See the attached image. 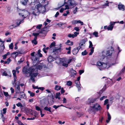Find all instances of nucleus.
Segmentation results:
<instances>
[{
    "instance_id": "f257e3e1",
    "label": "nucleus",
    "mask_w": 125,
    "mask_h": 125,
    "mask_svg": "<svg viewBox=\"0 0 125 125\" xmlns=\"http://www.w3.org/2000/svg\"><path fill=\"white\" fill-rule=\"evenodd\" d=\"M65 2L63 4H65L67 5H65V8H64L65 10L69 9V6L70 7L71 6H74L76 5L75 1L73 0H64Z\"/></svg>"
},
{
    "instance_id": "f03ea898",
    "label": "nucleus",
    "mask_w": 125,
    "mask_h": 125,
    "mask_svg": "<svg viewBox=\"0 0 125 125\" xmlns=\"http://www.w3.org/2000/svg\"><path fill=\"white\" fill-rule=\"evenodd\" d=\"M36 67L35 66H33L29 68H27L26 67H24L22 71L23 73L26 74L27 75L28 73H30L32 72H34ZM26 76V75H25Z\"/></svg>"
},
{
    "instance_id": "7ed1b4c3",
    "label": "nucleus",
    "mask_w": 125,
    "mask_h": 125,
    "mask_svg": "<svg viewBox=\"0 0 125 125\" xmlns=\"http://www.w3.org/2000/svg\"><path fill=\"white\" fill-rule=\"evenodd\" d=\"M72 61V59L67 60L66 58H63L61 60V62L63 66L67 67L68 64L71 62Z\"/></svg>"
},
{
    "instance_id": "20e7f679",
    "label": "nucleus",
    "mask_w": 125,
    "mask_h": 125,
    "mask_svg": "<svg viewBox=\"0 0 125 125\" xmlns=\"http://www.w3.org/2000/svg\"><path fill=\"white\" fill-rule=\"evenodd\" d=\"M38 74V73L37 72H31L29 74V75L27 76L26 75V76L28 77L29 76L31 77L30 79L32 80V82H34L35 80L34 79L37 76Z\"/></svg>"
},
{
    "instance_id": "39448f33",
    "label": "nucleus",
    "mask_w": 125,
    "mask_h": 125,
    "mask_svg": "<svg viewBox=\"0 0 125 125\" xmlns=\"http://www.w3.org/2000/svg\"><path fill=\"white\" fill-rule=\"evenodd\" d=\"M114 52L113 49L112 50L107 51L106 52H105L104 51H103L102 52V55L104 57L108 56H111L114 53Z\"/></svg>"
},
{
    "instance_id": "423d86ee",
    "label": "nucleus",
    "mask_w": 125,
    "mask_h": 125,
    "mask_svg": "<svg viewBox=\"0 0 125 125\" xmlns=\"http://www.w3.org/2000/svg\"><path fill=\"white\" fill-rule=\"evenodd\" d=\"M38 6L39 7L40 13H43L45 11V6H43L40 3L38 4Z\"/></svg>"
},
{
    "instance_id": "0eeeda50",
    "label": "nucleus",
    "mask_w": 125,
    "mask_h": 125,
    "mask_svg": "<svg viewBox=\"0 0 125 125\" xmlns=\"http://www.w3.org/2000/svg\"><path fill=\"white\" fill-rule=\"evenodd\" d=\"M15 92L16 93H19L20 92V82H17L15 83Z\"/></svg>"
},
{
    "instance_id": "6e6552de",
    "label": "nucleus",
    "mask_w": 125,
    "mask_h": 125,
    "mask_svg": "<svg viewBox=\"0 0 125 125\" xmlns=\"http://www.w3.org/2000/svg\"><path fill=\"white\" fill-rule=\"evenodd\" d=\"M92 108L96 111L100 110L102 108L97 103L95 104L92 106Z\"/></svg>"
},
{
    "instance_id": "1a4fd4ad",
    "label": "nucleus",
    "mask_w": 125,
    "mask_h": 125,
    "mask_svg": "<svg viewBox=\"0 0 125 125\" xmlns=\"http://www.w3.org/2000/svg\"><path fill=\"white\" fill-rule=\"evenodd\" d=\"M97 98H89L87 102V104H89L90 105L91 104L94 103V102L96 101Z\"/></svg>"
},
{
    "instance_id": "9d476101",
    "label": "nucleus",
    "mask_w": 125,
    "mask_h": 125,
    "mask_svg": "<svg viewBox=\"0 0 125 125\" xmlns=\"http://www.w3.org/2000/svg\"><path fill=\"white\" fill-rule=\"evenodd\" d=\"M12 72L14 78V82H13L12 83L13 85H14V83L15 84V83H16V82L17 81V78L16 75V71L15 70H13L12 71Z\"/></svg>"
},
{
    "instance_id": "9b49d317",
    "label": "nucleus",
    "mask_w": 125,
    "mask_h": 125,
    "mask_svg": "<svg viewBox=\"0 0 125 125\" xmlns=\"http://www.w3.org/2000/svg\"><path fill=\"white\" fill-rule=\"evenodd\" d=\"M115 24V23L114 22H110V25L107 27V29L108 30H112L114 27V25Z\"/></svg>"
},
{
    "instance_id": "f8f14e48",
    "label": "nucleus",
    "mask_w": 125,
    "mask_h": 125,
    "mask_svg": "<svg viewBox=\"0 0 125 125\" xmlns=\"http://www.w3.org/2000/svg\"><path fill=\"white\" fill-rule=\"evenodd\" d=\"M72 23L73 24H77L78 23H80L81 25H83V22L81 21L80 20L77 21V20H73L72 21Z\"/></svg>"
},
{
    "instance_id": "ddd939ff",
    "label": "nucleus",
    "mask_w": 125,
    "mask_h": 125,
    "mask_svg": "<svg viewBox=\"0 0 125 125\" xmlns=\"http://www.w3.org/2000/svg\"><path fill=\"white\" fill-rule=\"evenodd\" d=\"M39 57L38 54H36L35 56L31 57L32 60L33 62L36 61H39Z\"/></svg>"
},
{
    "instance_id": "4468645a",
    "label": "nucleus",
    "mask_w": 125,
    "mask_h": 125,
    "mask_svg": "<svg viewBox=\"0 0 125 125\" xmlns=\"http://www.w3.org/2000/svg\"><path fill=\"white\" fill-rule=\"evenodd\" d=\"M75 83L76 84V86L77 87L78 91H80L81 90V87L80 85H81L79 81L75 80Z\"/></svg>"
},
{
    "instance_id": "2eb2a0df",
    "label": "nucleus",
    "mask_w": 125,
    "mask_h": 125,
    "mask_svg": "<svg viewBox=\"0 0 125 125\" xmlns=\"http://www.w3.org/2000/svg\"><path fill=\"white\" fill-rule=\"evenodd\" d=\"M118 8L120 10H125V6L124 5L121 4V3H119L118 5Z\"/></svg>"
},
{
    "instance_id": "dca6fc26",
    "label": "nucleus",
    "mask_w": 125,
    "mask_h": 125,
    "mask_svg": "<svg viewBox=\"0 0 125 125\" xmlns=\"http://www.w3.org/2000/svg\"><path fill=\"white\" fill-rule=\"evenodd\" d=\"M107 65L106 63H102L101 66L99 68V69L100 70H103L107 67Z\"/></svg>"
},
{
    "instance_id": "f3484780",
    "label": "nucleus",
    "mask_w": 125,
    "mask_h": 125,
    "mask_svg": "<svg viewBox=\"0 0 125 125\" xmlns=\"http://www.w3.org/2000/svg\"><path fill=\"white\" fill-rule=\"evenodd\" d=\"M61 48H55L53 50V51L52 52L53 53H54V55H55L56 54V53H57L58 52H60L61 51Z\"/></svg>"
},
{
    "instance_id": "a211bd4d",
    "label": "nucleus",
    "mask_w": 125,
    "mask_h": 125,
    "mask_svg": "<svg viewBox=\"0 0 125 125\" xmlns=\"http://www.w3.org/2000/svg\"><path fill=\"white\" fill-rule=\"evenodd\" d=\"M5 48L4 44L3 43H1L0 47V52L2 51Z\"/></svg>"
},
{
    "instance_id": "6ab92c4d",
    "label": "nucleus",
    "mask_w": 125,
    "mask_h": 125,
    "mask_svg": "<svg viewBox=\"0 0 125 125\" xmlns=\"http://www.w3.org/2000/svg\"><path fill=\"white\" fill-rule=\"evenodd\" d=\"M65 44L70 46H72L73 45V43L72 42H71L70 40H68L67 41V42H65Z\"/></svg>"
},
{
    "instance_id": "aec40b11",
    "label": "nucleus",
    "mask_w": 125,
    "mask_h": 125,
    "mask_svg": "<svg viewBox=\"0 0 125 125\" xmlns=\"http://www.w3.org/2000/svg\"><path fill=\"white\" fill-rule=\"evenodd\" d=\"M28 0H21V1L22 4L24 5L27 4Z\"/></svg>"
},
{
    "instance_id": "412c9836",
    "label": "nucleus",
    "mask_w": 125,
    "mask_h": 125,
    "mask_svg": "<svg viewBox=\"0 0 125 125\" xmlns=\"http://www.w3.org/2000/svg\"><path fill=\"white\" fill-rule=\"evenodd\" d=\"M20 96V98H21L25 99L26 98V96L25 94L23 92L21 93Z\"/></svg>"
},
{
    "instance_id": "4be33fe9",
    "label": "nucleus",
    "mask_w": 125,
    "mask_h": 125,
    "mask_svg": "<svg viewBox=\"0 0 125 125\" xmlns=\"http://www.w3.org/2000/svg\"><path fill=\"white\" fill-rule=\"evenodd\" d=\"M78 51L76 49V48H74L72 51V53L73 55H76L78 52Z\"/></svg>"
},
{
    "instance_id": "5701e85b",
    "label": "nucleus",
    "mask_w": 125,
    "mask_h": 125,
    "mask_svg": "<svg viewBox=\"0 0 125 125\" xmlns=\"http://www.w3.org/2000/svg\"><path fill=\"white\" fill-rule=\"evenodd\" d=\"M47 60L48 61L50 62L53 61V58L51 56H49Z\"/></svg>"
},
{
    "instance_id": "b1692460",
    "label": "nucleus",
    "mask_w": 125,
    "mask_h": 125,
    "mask_svg": "<svg viewBox=\"0 0 125 125\" xmlns=\"http://www.w3.org/2000/svg\"><path fill=\"white\" fill-rule=\"evenodd\" d=\"M111 118V116L109 113H108V118L107 119L106 121L107 123H108Z\"/></svg>"
},
{
    "instance_id": "393cba45",
    "label": "nucleus",
    "mask_w": 125,
    "mask_h": 125,
    "mask_svg": "<svg viewBox=\"0 0 125 125\" xmlns=\"http://www.w3.org/2000/svg\"><path fill=\"white\" fill-rule=\"evenodd\" d=\"M44 109L46 111H48L50 113L52 112L51 110V107H45L44 108Z\"/></svg>"
},
{
    "instance_id": "a878e982",
    "label": "nucleus",
    "mask_w": 125,
    "mask_h": 125,
    "mask_svg": "<svg viewBox=\"0 0 125 125\" xmlns=\"http://www.w3.org/2000/svg\"><path fill=\"white\" fill-rule=\"evenodd\" d=\"M34 66H35L36 67V68L35 69V70H37V69L41 70L42 67V66L40 65H38L37 66L36 65H34Z\"/></svg>"
},
{
    "instance_id": "bb28decb",
    "label": "nucleus",
    "mask_w": 125,
    "mask_h": 125,
    "mask_svg": "<svg viewBox=\"0 0 125 125\" xmlns=\"http://www.w3.org/2000/svg\"><path fill=\"white\" fill-rule=\"evenodd\" d=\"M71 76H72L75 75L76 73V71L74 70H72L71 71Z\"/></svg>"
},
{
    "instance_id": "cd10ccee",
    "label": "nucleus",
    "mask_w": 125,
    "mask_h": 125,
    "mask_svg": "<svg viewBox=\"0 0 125 125\" xmlns=\"http://www.w3.org/2000/svg\"><path fill=\"white\" fill-rule=\"evenodd\" d=\"M60 92L57 93L55 95V98L56 99H60Z\"/></svg>"
},
{
    "instance_id": "c85d7f7f",
    "label": "nucleus",
    "mask_w": 125,
    "mask_h": 125,
    "mask_svg": "<svg viewBox=\"0 0 125 125\" xmlns=\"http://www.w3.org/2000/svg\"><path fill=\"white\" fill-rule=\"evenodd\" d=\"M11 61V60L10 59V58H8L7 59V61H5L4 62V63L5 64H9Z\"/></svg>"
},
{
    "instance_id": "c756f323",
    "label": "nucleus",
    "mask_w": 125,
    "mask_h": 125,
    "mask_svg": "<svg viewBox=\"0 0 125 125\" xmlns=\"http://www.w3.org/2000/svg\"><path fill=\"white\" fill-rule=\"evenodd\" d=\"M23 22V20H17V23L18 25H19L21 23Z\"/></svg>"
},
{
    "instance_id": "7c9ffc66",
    "label": "nucleus",
    "mask_w": 125,
    "mask_h": 125,
    "mask_svg": "<svg viewBox=\"0 0 125 125\" xmlns=\"http://www.w3.org/2000/svg\"><path fill=\"white\" fill-rule=\"evenodd\" d=\"M61 88V86H59L58 85H56L55 86V90L58 91L60 90Z\"/></svg>"
},
{
    "instance_id": "2f4dec72",
    "label": "nucleus",
    "mask_w": 125,
    "mask_h": 125,
    "mask_svg": "<svg viewBox=\"0 0 125 125\" xmlns=\"http://www.w3.org/2000/svg\"><path fill=\"white\" fill-rule=\"evenodd\" d=\"M10 52H8L6 54L3 55V59H5L6 58V57L8 55H10Z\"/></svg>"
},
{
    "instance_id": "473e14b6",
    "label": "nucleus",
    "mask_w": 125,
    "mask_h": 125,
    "mask_svg": "<svg viewBox=\"0 0 125 125\" xmlns=\"http://www.w3.org/2000/svg\"><path fill=\"white\" fill-rule=\"evenodd\" d=\"M28 92L29 94H30V95L31 96L33 97L35 95V94L32 92H31L30 91H28Z\"/></svg>"
},
{
    "instance_id": "72a5a7b5",
    "label": "nucleus",
    "mask_w": 125,
    "mask_h": 125,
    "mask_svg": "<svg viewBox=\"0 0 125 125\" xmlns=\"http://www.w3.org/2000/svg\"><path fill=\"white\" fill-rule=\"evenodd\" d=\"M94 48L92 47L90 50V52L89 53V55H90L92 54L94 52Z\"/></svg>"
},
{
    "instance_id": "f704fd0d",
    "label": "nucleus",
    "mask_w": 125,
    "mask_h": 125,
    "mask_svg": "<svg viewBox=\"0 0 125 125\" xmlns=\"http://www.w3.org/2000/svg\"><path fill=\"white\" fill-rule=\"evenodd\" d=\"M67 84L68 86H71L72 84V82L70 81H68L67 83Z\"/></svg>"
},
{
    "instance_id": "c9c22d12",
    "label": "nucleus",
    "mask_w": 125,
    "mask_h": 125,
    "mask_svg": "<svg viewBox=\"0 0 125 125\" xmlns=\"http://www.w3.org/2000/svg\"><path fill=\"white\" fill-rule=\"evenodd\" d=\"M102 62H97V65L98 66L99 68L102 65Z\"/></svg>"
},
{
    "instance_id": "e433bc0d",
    "label": "nucleus",
    "mask_w": 125,
    "mask_h": 125,
    "mask_svg": "<svg viewBox=\"0 0 125 125\" xmlns=\"http://www.w3.org/2000/svg\"><path fill=\"white\" fill-rule=\"evenodd\" d=\"M87 53V52H86V50H85L82 53V55L84 56L86 55Z\"/></svg>"
},
{
    "instance_id": "4c0bfd02",
    "label": "nucleus",
    "mask_w": 125,
    "mask_h": 125,
    "mask_svg": "<svg viewBox=\"0 0 125 125\" xmlns=\"http://www.w3.org/2000/svg\"><path fill=\"white\" fill-rule=\"evenodd\" d=\"M55 43L54 42H53L51 44L50 46V48H52V47L54 46L55 45Z\"/></svg>"
},
{
    "instance_id": "58836bf2",
    "label": "nucleus",
    "mask_w": 125,
    "mask_h": 125,
    "mask_svg": "<svg viewBox=\"0 0 125 125\" xmlns=\"http://www.w3.org/2000/svg\"><path fill=\"white\" fill-rule=\"evenodd\" d=\"M66 23H62V22H60L57 24V25H58L59 27H61L63 24H65Z\"/></svg>"
},
{
    "instance_id": "ea45409f",
    "label": "nucleus",
    "mask_w": 125,
    "mask_h": 125,
    "mask_svg": "<svg viewBox=\"0 0 125 125\" xmlns=\"http://www.w3.org/2000/svg\"><path fill=\"white\" fill-rule=\"evenodd\" d=\"M68 37L70 38L72 37V38H74L75 37L73 34H69L68 35Z\"/></svg>"
},
{
    "instance_id": "a19ab883",
    "label": "nucleus",
    "mask_w": 125,
    "mask_h": 125,
    "mask_svg": "<svg viewBox=\"0 0 125 125\" xmlns=\"http://www.w3.org/2000/svg\"><path fill=\"white\" fill-rule=\"evenodd\" d=\"M107 96H103L100 98V101H102L104 99L107 98Z\"/></svg>"
},
{
    "instance_id": "79ce46f5",
    "label": "nucleus",
    "mask_w": 125,
    "mask_h": 125,
    "mask_svg": "<svg viewBox=\"0 0 125 125\" xmlns=\"http://www.w3.org/2000/svg\"><path fill=\"white\" fill-rule=\"evenodd\" d=\"M49 49V47H46V48H44L43 49V50L45 53H46L47 52L46 50H47Z\"/></svg>"
},
{
    "instance_id": "37998d69",
    "label": "nucleus",
    "mask_w": 125,
    "mask_h": 125,
    "mask_svg": "<svg viewBox=\"0 0 125 125\" xmlns=\"http://www.w3.org/2000/svg\"><path fill=\"white\" fill-rule=\"evenodd\" d=\"M93 34L96 37H98V32H94L93 33Z\"/></svg>"
},
{
    "instance_id": "c03bdc74",
    "label": "nucleus",
    "mask_w": 125,
    "mask_h": 125,
    "mask_svg": "<svg viewBox=\"0 0 125 125\" xmlns=\"http://www.w3.org/2000/svg\"><path fill=\"white\" fill-rule=\"evenodd\" d=\"M17 122L19 125H24V124L19 120H18L17 121Z\"/></svg>"
},
{
    "instance_id": "a18cd8bd",
    "label": "nucleus",
    "mask_w": 125,
    "mask_h": 125,
    "mask_svg": "<svg viewBox=\"0 0 125 125\" xmlns=\"http://www.w3.org/2000/svg\"><path fill=\"white\" fill-rule=\"evenodd\" d=\"M13 44L12 43H11L10 44L9 46V47L11 49H12L13 48Z\"/></svg>"
},
{
    "instance_id": "49530a36",
    "label": "nucleus",
    "mask_w": 125,
    "mask_h": 125,
    "mask_svg": "<svg viewBox=\"0 0 125 125\" xmlns=\"http://www.w3.org/2000/svg\"><path fill=\"white\" fill-rule=\"evenodd\" d=\"M35 45L37 44V42L36 40H32L31 41Z\"/></svg>"
},
{
    "instance_id": "de8ad7c7",
    "label": "nucleus",
    "mask_w": 125,
    "mask_h": 125,
    "mask_svg": "<svg viewBox=\"0 0 125 125\" xmlns=\"http://www.w3.org/2000/svg\"><path fill=\"white\" fill-rule=\"evenodd\" d=\"M89 48H91L93 47V45L92 42L91 41H89Z\"/></svg>"
},
{
    "instance_id": "09e8293b",
    "label": "nucleus",
    "mask_w": 125,
    "mask_h": 125,
    "mask_svg": "<svg viewBox=\"0 0 125 125\" xmlns=\"http://www.w3.org/2000/svg\"><path fill=\"white\" fill-rule=\"evenodd\" d=\"M108 100L107 99H106L104 102V105H105L108 103Z\"/></svg>"
},
{
    "instance_id": "8fccbe9b",
    "label": "nucleus",
    "mask_w": 125,
    "mask_h": 125,
    "mask_svg": "<svg viewBox=\"0 0 125 125\" xmlns=\"http://www.w3.org/2000/svg\"><path fill=\"white\" fill-rule=\"evenodd\" d=\"M16 105L18 107L20 106L21 107H22V105L21 103H18L16 104Z\"/></svg>"
},
{
    "instance_id": "3c124183",
    "label": "nucleus",
    "mask_w": 125,
    "mask_h": 125,
    "mask_svg": "<svg viewBox=\"0 0 125 125\" xmlns=\"http://www.w3.org/2000/svg\"><path fill=\"white\" fill-rule=\"evenodd\" d=\"M39 35V33H33L32 34V35L34 36L35 37H36Z\"/></svg>"
},
{
    "instance_id": "603ef678",
    "label": "nucleus",
    "mask_w": 125,
    "mask_h": 125,
    "mask_svg": "<svg viewBox=\"0 0 125 125\" xmlns=\"http://www.w3.org/2000/svg\"><path fill=\"white\" fill-rule=\"evenodd\" d=\"M1 117L2 118V121L3 122H4V121L5 120V118L4 117V115H3V114L2 113H1Z\"/></svg>"
},
{
    "instance_id": "864d4df0",
    "label": "nucleus",
    "mask_w": 125,
    "mask_h": 125,
    "mask_svg": "<svg viewBox=\"0 0 125 125\" xmlns=\"http://www.w3.org/2000/svg\"><path fill=\"white\" fill-rule=\"evenodd\" d=\"M74 30H76L77 31H79V27H75L74 28Z\"/></svg>"
},
{
    "instance_id": "5fc2aeb1",
    "label": "nucleus",
    "mask_w": 125,
    "mask_h": 125,
    "mask_svg": "<svg viewBox=\"0 0 125 125\" xmlns=\"http://www.w3.org/2000/svg\"><path fill=\"white\" fill-rule=\"evenodd\" d=\"M125 72V66L124 68H123L122 70L121 71L120 73L121 74H122L124 73V72Z\"/></svg>"
},
{
    "instance_id": "6e6d98bb",
    "label": "nucleus",
    "mask_w": 125,
    "mask_h": 125,
    "mask_svg": "<svg viewBox=\"0 0 125 125\" xmlns=\"http://www.w3.org/2000/svg\"><path fill=\"white\" fill-rule=\"evenodd\" d=\"M7 109L6 108H3L2 110L3 111V114H5L6 112V110Z\"/></svg>"
},
{
    "instance_id": "4d7b16f0",
    "label": "nucleus",
    "mask_w": 125,
    "mask_h": 125,
    "mask_svg": "<svg viewBox=\"0 0 125 125\" xmlns=\"http://www.w3.org/2000/svg\"><path fill=\"white\" fill-rule=\"evenodd\" d=\"M106 3H105L103 5V6H109V2H108V0L106 1Z\"/></svg>"
},
{
    "instance_id": "13d9d810",
    "label": "nucleus",
    "mask_w": 125,
    "mask_h": 125,
    "mask_svg": "<svg viewBox=\"0 0 125 125\" xmlns=\"http://www.w3.org/2000/svg\"><path fill=\"white\" fill-rule=\"evenodd\" d=\"M4 95L6 96L7 97L8 96L9 94L8 92H3Z\"/></svg>"
},
{
    "instance_id": "bf43d9fd",
    "label": "nucleus",
    "mask_w": 125,
    "mask_h": 125,
    "mask_svg": "<svg viewBox=\"0 0 125 125\" xmlns=\"http://www.w3.org/2000/svg\"><path fill=\"white\" fill-rule=\"evenodd\" d=\"M7 11L8 12H11V8L10 7H7Z\"/></svg>"
},
{
    "instance_id": "052dcab7",
    "label": "nucleus",
    "mask_w": 125,
    "mask_h": 125,
    "mask_svg": "<svg viewBox=\"0 0 125 125\" xmlns=\"http://www.w3.org/2000/svg\"><path fill=\"white\" fill-rule=\"evenodd\" d=\"M42 24H40L39 25L37 26L36 27V28L37 29H41V28L42 27Z\"/></svg>"
},
{
    "instance_id": "680f3d73",
    "label": "nucleus",
    "mask_w": 125,
    "mask_h": 125,
    "mask_svg": "<svg viewBox=\"0 0 125 125\" xmlns=\"http://www.w3.org/2000/svg\"><path fill=\"white\" fill-rule=\"evenodd\" d=\"M65 91L64 90L63 88L62 87L61 88V93L62 94L64 93Z\"/></svg>"
},
{
    "instance_id": "e2e57ef3",
    "label": "nucleus",
    "mask_w": 125,
    "mask_h": 125,
    "mask_svg": "<svg viewBox=\"0 0 125 125\" xmlns=\"http://www.w3.org/2000/svg\"><path fill=\"white\" fill-rule=\"evenodd\" d=\"M36 109L38 111L40 110V109L39 107L38 106H35Z\"/></svg>"
},
{
    "instance_id": "0e129e2a",
    "label": "nucleus",
    "mask_w": 125,
    "mask_h": 125,
    "mask_svg": "<svg viewBox=\"0 0 125 125\" xmlns=\"http://www.w3.org/2000/svg\"><path fill=\"white\" fill-rule=\"evenodd\" d=\"M78 8L76 7L75 10H73V12L74 14H75L77 11V10H78Z\"/></svg>"
},
{
    "instance_id": "69168bd1",
    "label": "nucleus",
    "mask_w": 125,
    "mask_h": 125,
    "mask_svg": "<svg viewBox=\"0 0 125 125\" xmlns=\"http://www.w3.org/2000/svg\"><path fill=\"white\" fill-rule=\"evenodd\" d=\"M84 72V71L83 70H80L79 71V74L80 75H81L82 73H83Z\"/></svg>"
},
{
    "instance_id": "338daca9",
    "label": "nucleus",
    "mask_w": 125,
    "mask_h": 125,
    "mask_svg": "<svg viewBox=\"0 0 125 125\" xmlns=\"http://www.w3.org/2000/svg\"><path fill=\"white\" fill-rule=\"evenodd\" d=\"M79 34L78 32H75L74 33V37L77 36V35H78Z\"/></svg>"
},
{
    "instance_id": "774afa93",
    "label": "nucleus",
    "mask_w": 125,
    "mask_h": 125,
    "mask_svg": "<svg viewBox=\"0 0 125 125\" xmlns=\"http://www.w3.org/2000/svg\"><path fill=\"white\" fill-rule=\"evenodd\" d=\"M62 101H63V103H66L67 102L66 99L64 98H63Z\"/></svg>"
}]
</instances>
